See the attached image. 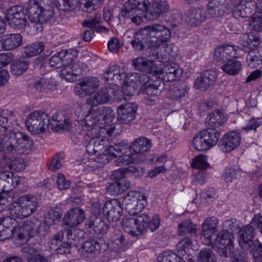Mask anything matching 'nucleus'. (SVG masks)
Wrapping results in <instances>:
<instances>
[{"label":"nucleus","mask_w":262,"mask_h":262,"mask_svg":"<svg viewBox=\"0 0 262 262\" xmlns=\"http://www.w3.org/2000/svg\"><path fill=\"white\" fill-rule=\"evenodd\" d=\"M126 74L124 70L121 69L118 65L110 67L104 73L105 81L111 85H118L121 84L122 80H123L126 84L132 86H134V84L136 85V88L138 89L139 87L142 86L143 83L149 80L148 75L137 72L133 73L124 80Z\"/></svg>","instance_id":"f257e3e1"},{"label":"nucleus","mask_w":262,"mask_h":262,"mask_svg":"<svg viewBox=\"0 0 262 262\" xmlns=\"http://www.w3.org/2000/svg\"><path fill=\"white\" fill-rule=\"evenodd\" d=\"M38 207V202L36 196L25 194L10 205L9 213L13 217L23 219L34 213Z\"/></svg>","instance_id":"f03ea898"},{"label":"nucleus","mask_w":262,"mask_h":262,"mask_svg":"<svg viewBox=\"0 0 262 262\" xmlns=\"http://www.w3.org/2000/svg\"><path fill=\"white\" fill-rule=\"evenodd\" d=\"M6 150L8 154H27L32 149L33 141L23 132L12 133L5 137Z\"/></svg>","instance_id":"7ed1b4c3"},{"label":"nucleus","mask_w":262,"mask_h":262,"mask_svg":"<svg viewBox=\"0 0 262 262\" xmlns=\"http://www.w3.org/2000/svg\"><path fill=\"white\" fill-rule=\"evenodd\" d=\"M150 5L149 0H128L122 6L120 14L126 19H130L131 22L140 25L145 19L144 15H140L139 11L144 12Z\"/></svg>","instance_id":"20e7f679"},{"label":"nucleus","mask_w":262,"mask_h":262,"mask_svg":"<svg viewBox=\"0 0 262 262\" xmlns=\"http://www.w3.org/2000/svg\"><path fill=\"white\" fill-rule=\"evenodd\" d=\"M220 136L219 129L207 128L200 132L194 137L192 146L198 151L208 150L216 144Z\"/></svg>","instance_id":"39448f33"},{"label":"nucleus","mask_w":262,"mask_h":262,"mask_svg":"<svg viewBox=\"0 0 262 262\" xmlns=\"http://www.w3.org/2000/svg\"><path fill=\"white\" fill-rule=\"evenodd\" d=\"M147 197L140 191L129 192L121 203L124 209L130 215H135L141 211L147 205Z\"/></svg>","instance_id":"423d86ee"},{"label":"nucleus","mask_w":262,"mask_h":262,"mask_svg":"<svg viewBox=\"0 0 262 262\" xmlns=\"http://www.w3.org/2000/svg\"><path fill=\"white\" fill-rule=\"evenodd\" d=\"M49 122V117L46 113L37 111L28 116L25 124L29 132L34 135H38L48 128Z\"/></svg>","instance_id":"0eeeda50"},{"label":"nucleus","mask_w":262,"mask_h":262,"mask_svg":"<svg viewBox=\"0 0 262 262\" xmlns=\"http://www.w3.org/2000/svg\"><path fill=\"white\" fill-rule=\"evenodd\" d=\"M234 235L231 232L223 230L220 232L209 245H211L218 253L224 257H229L233 251Z\"/></svg>","instance_id":"6e6552de"},{"label":"nucleus","mask_w":262,"mask_h":262,"mask_svg":"<svg viewBox=\"0 0 262 262\" xmlns=\"http://www.w3.org/2000/svg\"><path fill=\"white\" fill-rule=\"evenodd\" d=\"M146 27L150 38V43H156L165 47L170 41L171 31L164 25L154 24Z\"/></svg>","instance_id":"1a4fd4ad"},{"label":"nucleus","mask_w":262,"mask_h":262,"mask_svg":"<svg viewBox=\"0 0 262 262\" xmlns=\"http://www.w3.org/2000/svg\"><path fill=\"white\" fill-rule=\"evenodd\" d=\"M132 64L137 70L145 72L155 76L160 74L162 70L161 64H157L145 57H138L132 60Z\"/></svg>","instance_id":"9d476101"},{"label":"nucleus","mask_w":262,"mask_h":262,"mask_svg":"<svg viewBox=\"0 0 262 262\" xmlns=\"http://www.w3.org/2000/svg\"><path fill=\"white\" fill-rule=\"evenodd\" d=\"M137 108V105L133 103L119 105L117 109V120L121 124L129 123L135 119Z\"/></svg>","instance_id":"9b49d317"},{"label":"nucleus","mask_w":262,"mask_h":262,"mask_svg":"<svg viewBox=\"0 0 262 262\" xmlns=\"http://www.w3.org/2000/svg\"><path fill=\"white\" fill-rule=\"evenodd\" d=\"M237 47L222 45L218 46L214 52V59L217 62L225 63L228 61L238 58Z\"/></svg>","instance_id":"f8f14e48"},{"label":"nucleus","mask_w":262,"mask_h":262,"mask_svg":"<svg viewBox=\"0 0 262 262\" xmlns=\"http://www.w3.org/2000/svg\"><path fill=\"white\" fill-rule=\"evenodd\" d=\"M121 203L117 199L107 201L102 207V212L109 222H117L122 215Z\"/></svg>","instance_id":"ddd939ff"},{"label":"nucleus","mask_w":262,"mask_h":262,"mask_svg":"<svg viewBox=\"0 0 262 262\" xmlns=\"http://www.w3.org/2000/svg\"><path fill=\"white\" fill-rule=\"evenodd\" d=\"M138 221L140 222V226H138V233L141 234L150 230L154 232L159 228L160 224V217L159 215L156 214L152 216H149L145 213H140Z\"/></svg>","instance_id":"4468645a"},{"label":"nucleus","mask_w":262,"mask_h":262,"mask_svg":"<svg viewBox=\"0 0 262 262\" xmlns=\"http://www.w3.org/2000/svg\"><path fill=\"white\" fill-rule=\"evenodd\" d=\"M35 1H29L27 7V12L29 15H33V19L35 21L47 23L53 16L52 9L39 8V6L35 4Z\"/></svg>","instance_id":"2eb2a0df"},{"label":"nucleus","mask_w":262,"mask_h":262,"mask_svg":"<svg viewBox=\"0 0 262 262\" xmlns=\"http://www.w3.org/2000/svg\"><path fill=\"white\" fill-rule=\"evenodd\" d=\"M236 0H210L208 4V13L212 17L222 16L228 7L236 5Z\"/></svg>","instance_id":"dca6fc26"},{"label":"nucleus","mask_w":262,"mask_h":262,"mask_svg":"<svg viewBox=\"0 0 262 262\" xmlns=\"http://www.w3.org/2000/svg\"><path fill=\"white\" fill-rule=\"evenodd\" d=\"M254 226L249 224L242 227L238 233V241L243 250H248L253 243V239L256 234Z\"/></svg>","instance_id":"f3484780"},{"label":"nucleus","mask_w":262,"mask_h":262,"mask_svg":"<svg viewBox=\"0 0 262 262\" xmlns=\"http://www.w3.org/2000/svg\"><path fill=\"white\" fill-rule=\"evenodd\" d=\"M241 141V135L237 131H232L224 135L220 142L221 149L225 152L236 148Z\"/></svg>","instance_id":"a211bd4d"},{"label":"nucleus","mask_w":262,"mask_h":262,"mask_svg":"<svg viewBox=\"0 0 262 262\" xmlns=\"http://www.w3.org/2000/svg\"><path fill=\"white\" fill-rule=\"evenodd\" d=\"M17 124L16 118L13 113L8 110L0 112V132L12 130ZM4 148L3 141L0 137V152Z\"/></svg>","instance_id":"6ab92c4d"},{"label":"nucleus","mask_w":262,"mask_h":262,"mask_svg":"<svg viewBox=\"0 0 262 262\" xmlns=\"http://www.w3.org/2000/svg\"><path fill=\"white\" fill-rule=\"evenodd\" d=\"M257 5L256 3L253 0H241L235 7L233 15L236 18L250 17L254 15L253 13L257 10Z\"/></svg>","instance_id":"aec40b11"},{"label":"nucleus","mask_w":262,"mask_h":262,"mask_svg":"<svg viewBox=\"0 0 262 262\" xmlns=\"http://www.w3.org/2000/svg\"><path fill=\"white\" fill-rule=\"evenodd\" d=\"M169 9L168 3L166 1H158L152 4L150 8L145 10L144 17L147 20H155L168 12Z\"/></svg>","instance_id":"412c9836"},{"label":"nucleus","mask_w":262,"mask_h":262,"mask_svg":"<svg viewBox=\"0 0 262 262\" xmlns=\"http://www.w3.org/2000/svg\"><path fill=\"white\" fill-rule=\"evenodd\" d=\"M260 35L256 32H250L249 34H242L238 39V47L240 49L249 52L259 45Z\"/></svg>","instance_id":"4be33fe9"},{"label":"nucleus","mask_w":262,"mask_h":262,"mask_svg":"<svg viewBox=\"0 0 262 262\" xmlns=\"http://www.w3.org/2000/svg\"><path fill=\"white\" fill-rule=\"evenodd\" d=\"M85 218L84 211L78 208L70 209L64 215L62 222L64 225L75 227L81 224Z\"/></svg>","instance_id":"5701e85b"},{"label":"nucleus","mask_w":262,"mask_h":262,"mask_svg":"<svg viewBox=\"0 0 262 262\" xmlns=\"http://www.w3.org/2000/svg\"><path fill=\"white\" fill-rule=\"evenodd\" d=\"M130 43L136 51H140L148 47L150 41L146 27L135 32Z\"/></svg>","instance_id":"b1692460"},{"label":"nucleus","mask_w":262,"mask_h":262,"mask_svg":"<svg viewBox=\"0 0 262 262\" xmlns=\"http://www.w3.org/2000/svg\"><path fill=\"white\" fill-rule=\"evenodd\" d=\"M219 220L212 216L206 218L202 225V236L206 245H209L212 242V236L217 231V225Z\"/></svg>","instance_id":"393cba45"},{"label":"nucleus","mask_w":262,"mask_h":262,"mask_svg":"<svg viewBox=\"0 0 262 262\" xmlns=\"http://www.w3.org/2000/svg\"><path fill=\"white\" fill-rule=\"evenodd\" d=\"M160 64L162 67V70L160 74L155 75V77L162 79L164 81L172 82L179 78L182 73V70L175 63H168L164 66V69L163 65Z\"/></svg>","instance_id":"a878e982"},{"label":"nucleus","mask_w":262,"mask_h":262,"mask_svg":"<svg viewBox=\"0 0 262 262\" xmlns=\"http://www.w3.org/2000/svg\"><path fill=\"white\" fill-rule=\"evenodd\" d=\"M20 182V178L10 171L0 172V191H8L17 187Z\"/></svg>","instance_id":"bb28decb"},{"label":"nucleus","mask_w":262,"mask_h":262,"mask_svg":"<svg viewBox=\"0 0 262 262\" xmlns=\"http://www.w3.org/2000/svg\"><path fill=\"white\" fill-rule=\"evenodd\" d=\"M77 91L81 97H84L93 93L99 86L98 79L94 77H86L79 83Z\"/></svg>","instance_id":"cd10ccee"},{"label":"nucleus","mask_w":262,"mask_h":262,"mask_svg":"<svg viewBox=\"0 0 262 262\" xmlns=\"http://www.w3.org/2000/svg\"><path fill=\"white\" fill-rule=\"evenodd\" d=\"M164 48L165 47L156 45V43H150L147 48V57L151 61L158 60L162 62H166L169 59V55Z\"/></svg>","instance_id":"c85d7f7f"},{"label":"nucleus","mask_w":262,"mask_h":262,"mask_svg":"<svg viewBox=\"0 0 262 262\" xmlns=\"http://www.w3.org/2000/svg\"><path fill=\"white\" fill-rule=\"evenodd\" d=\"M86 228L90 229L95 234H105L108 229V225L100 216H92L85 223Z\"/></svg>","instance_id":"c756f323"},{"label":"nucleus","mask_w":262,"mask_h":262,"mask_svg":"<svg viewBox=\"0 0 262 262\" xmlns=\"http://www.w3.org/2000/svg\"><path fill=\"white\" fill-rule=\"evenodd\" d=\"M79 230L76 229H68L64 230V232L63 244L62 248H59L60 254H64L69 253L71 247L76 245L77 242L79 241V237L76 236Z\"/></svg>","instance_id":"7c9ffc66"},{"label":"nucleus","mask_w":262,"mask_h":262,"mask_svg":"<svg viewBox=\"0 0 262 262\" xmlns=\"http://www.w3.org/2000/svg\"><path fill=\"white\" fill-rule=\"evenodd\" d=\"M142 87H144L143 93L146 94L147 96L145 99L147 101H155L161 92V82L159 81H149V79Z\"/></svg>","instance_id":"2f4dec72"},{"label":"nucleus","mask_w":262,"mask_h":262,"mask_svg":"<svg viewBox=\"0 0 262 262\" xmlns=\"http://www.w3.org/2000/svg\"><path fill=\"white\" fill-rule=\"evenodd\" d=\"M108 143V141L106 138H94L86 145V150L90 155L106 151Z\"/></svg>","instance_id":"473e14b6"},{"label":"nucleus","mask_w":262,"mask_h":262,"mask_svg":"<svg viewBox=\"0 0 262 262\" xmlns=\"http://www.w3.org/2000/svg\"><path fill=\"white\" fill-rule=\"evenodd\" d=\"M101 249V243L95 239L86 240L81 246L82 252H85L86 256L90 258H94L97 256L100 253Z\"/></svg>","instance_id":"72a5a7b5"},{"label":"nucleus","mask_w":262,"mask_h":262,"mask_svg":"<svg viewBox=\"0 0 262 262\" xmlns=\"http://www.w3.org/2000/svg\"><path fill=\"white\" fill-rule=\"evenodd\" d=\"M52 120L54 122L53 130L56 132L69 129L70 125V118L66 112L59 111L54 114Z\"/></svg>","instance_id":"f704fd0d"},{"label":"nucleus","mask_w":262,"mask_h":262,"mask_svg":"<svg viewBox=\"0 0 262 262\" xmlns=\"http://www.w3.org/2000/svg\"><path fill=\"white\" fill-rule=\"evenodd\" d=\"M15 219L12 216L0 219V241L9 238L11 231L17 225Z\"/></svg>","instance_id":"c9c22d12"},{"label":"nucleus","mask_w":262,"mask_h":262,"mask_svg":"<svg viewBox=\"0 0 262 262\" xmlns=\"http://www.w3.org/2000/svg\"><path fill=\"white\" fill-rule=\"evenodd\" d=\"M22 42V36L20 34H8L2 40V48L5 50H14L21 46Z\"/></svg>","instance_id":"e433bc0d"},{"label":"nucleus","mask_w":262,"mask_h":262,"mask_svg":"<svg viewBox=\"0 0 262 262\" xmlns=\"http://www.w3.org/2000/svg\"><path fill=\"white\" fill-rule=\"evenodd\" d=\"M114 92H115L114 90L111 88H101L95 94L92 98L88 99V101L91 105L105 103L109 101L111 98V94Z\"/></svg>","instance_id":"4c0bfd02"},{"label":"nucleus","mask_w":262,"mask_h":262,"mask_svg":"<svg viewBox=\"0 0 262 262\" xmlns=\"http://www.w3.org/2000/svg\"><path fill=\"white\" fill-rule=\"evenodd\" d=\"M187 15V20L194 26L200 25L206 18L205 10L200 8L190 9L188 11Z\"/></svg>","instance_id":"58836bf2"},{"label":"nucleus","mask_w":262,"mask_h":262,"mask_svg":"<svg viewBox=\"0 0 262 262\" xmlns=\"http://www.w3.org/2000/svg\"><path fill=\"white\" fill-rule=\"evenodd\" d=\"M33 87L39 92L47 93L56 89V84L53 78L43 77L36 80Z\"/></svg>","instance_id":"ea45409f"},{"label":"nucleus","mask_w":262,"mask_h":262,"mask_svg":"<svg viewBox=\"0 0 262 262\" xmlns=\"http://www.w3.org/2000/svg\"><path fill=\"white\" fill-rule=\"evenodd\" d=\"M151 141L146 137H140L134 141L130 146V151L135 154L144 153L150 150Z\"/></svg>","instance_id":"a19ab883"},{"label":"nucleus","mask_w":262,"mask_h":262,"mask_svg":"<svg viewBox=\"0 0 262 262\" xmlns=\"http://www.w3.org/2000/svg\"><path fill=\"white\" fill-rule=\"evenodd\" d=\"M214 81V76L208 71H205L195 80L194 87L198 90L206 91L213 85Z\"/></svg>","instance_id":"79ce46f5"},{"label":"nucleus","mask_w":262,"mask_h":262,"mask_svg":"<svg viewBox=\"0 0 262 262\" xmlns=\"http://www.w3.org/2000/svg\"><path fill=\"white\" fill-rule=\"evenodd\" d=\"M32 228L27 224H23L21 226H15L10 232L9 238H12L15 240L18 239L23 242L27 236L30 234Z\"/></svg>","instance_id":"37998d69"},{"label":"nucleus","mask_w":262,"mask_h":262,"mask_svg":"<svg viewBox=\"0 0 262 262\" xmlns=\"http://www.w3.org/2000/svg\"><path fill=\"white\" fill-rule=\"evenodd\" d=\"M29 67V62L24 57L14 59L10 67L11 73L19 76L25 73Z\"/></svg>","instance_id":"c03bdc74"},{"label":"nucleus","mask_w":262,"mask_h":262,"mask_svg":"<svg viewBox=\"0 0 262 262\" xmlns=\"http://www.w3.org/2000/svg\"><path fill=\"white\" fill-rule=\"evenodd\" d=\"M207 128L217 129L224 123V116L219 111H216L208 115L206 119Z\"/></svg>","instance_id":"a18cd8bd"},{"label":"nucleus","mask_w":262,"mask_h":262,"mask_svg":"<svg viewBox=\"0 0 262 262\" xmlns=\"http://www.w3.org/2000/svg\"><path fill=\"white\" fill-rule=\"evenodd\" d=\"M242 67V64L241 62L232 59L224 63L221 67V69L228 75L235 76L239 73Z\"/></svg>","instance_id":"49530a36"},{"label":"nucleus","mask_w":262,"mask_h":262,"mask_svg":"<svg viewBox=\"0 0 262 262\" xmlns=\"http://www.w3.org/2000/svg\"><path fill=\"white\" fill-rule=\"evenodd\" d=\"M139 214L135 218L125 219L122 221V225L124 230L133 236H137L140 234L138 233V226H140V222L138 221Z\"/></svg>","instance_id":"de8ad7c7"},{"label":"nucleus","mask_w":262,"mask_h":262,"mask_svg":"<svg viewBox=\"0 0 262 262\" xmlns=\"http://www.w3.org/2000/svg\"><path fill=\"white\" fill-rule=\"evenodd\" d=\"M248 65L252 68H255L262 64V51L254 49L248 52L246 57Z\"/></svg>","instance_id":"09e8293b"},{"label":"nucleus","mask_w":262,"mask_h":262,"mask_svg":"<svg viewBox=\"0 0 262 262\" xmlns=\"http://www.w3.org/2000/svg\"><path fill=\"white\" fill-rule=\"evenodd\" d=\"M61 215L62 213L59 209L50 208L45 215L44 223L48 227L52 226L60 221Z\"/></svg>","instance_id":"8fccbe9b"},{"label":"nucleus","mask_w":262,"mask_h":262,"mask_svg":"<svg viewBox=\"0 0 262 262\" xmlns=\"http://www.w3.org/2000/svg\"><path fill=\"white\" fill-rule=\"evenodd\" d=\"M178 231L180 235H184L186 234H194L196 231L195 225L193 224L190 219H187L178 226Z\"/></svg>","instance_id":"3c124183"},{"label":"nucleus","mask_w":262,"mask_h":262,"mask_svg":"<svg viewBox=\"0 0 262 262\" xmlns=\"http://www.w3.org/2000/svg\"><path fill=\"white\" fill-rule=\"evenodd\" d=\"M45 50L44 43L35 42L25 47L24 52L28 57H32L40 54Z\"/></svg>","instance_id":"603ef678"},{"label":"nucleus","mask_w":262,"mask_h":262,"mask_svg":"<svg viewBox=\"0 0 262 262\" xmlns=\"http://www.w3.org/2000/svg\"><path fill=\"white\" fill-rule=\"evenodd\" d=\"M182 257L171 251L162 252L157 258V262H181Z\"/></svg>","instance_id":"864d4df0"},{"label":"nucleus","mask_w":262,"mask_h":262,"mask_svg":"<svg viewBox=\"0 0 262 262\" xmlns=\"http://www.w3.org/2000/svg\"><path fill=\"white\" fill-rule=\"evenodd\" d=\"M106 148L108 150V152L111 153L114 158L119 157L118 160L122 162V158L121 157V155L124 153L126 149V147L123 144L119 143L115 144L114 145H107Z\"/></svg>","instance_id":"5fc2aeb1"},{"label":"nucleus","mask_w":262,"mask_h":262,"mask_svg":"<svg viewBox=\"0 0 262 262\" xmlns=\"http://www.w3.org/2000/svg\"><path fill=\"white\" fill-rule=\"evenodd\" d=\"M192 246V241L188 237L184 238L178 242L176 246V249L178 255L181 257L183 256L187 251L191 248Z\"/></svg>","instance_id":"6e6d98bb"},{"label":"nucleus","mask_w":262,"mask_h":262,"mask_svg":"<svg viewBox=\"0 0 262 262\" xmlns=\"http://www.w3.org/2000/svg\"><path fill=\"white\" fill-rule=\"evenodd\" d=\"M198 262H216L213 252L209 248H204L197 256Z\"/></svg>","instance_id":"4d7b16f0"},{"label":"nucleus","mask_w":262,"mask_h":262,"mask_svg":"<svg viewBox=\"0 0 262 262\" xmlns=\"http://www.w3.org/2000/svg\"><path fill=\"white\" fill-rule=\"evenodd\" d=\"M78 53V51L73 49H70L67 50H61L60 51V56L62 57L64 66L68 64L71 65L73 61L77 57Z\"/></svg>","instance_id":"13d9d810"},{"label":"nucleus","mask_w":262,"mask_h":262,"mask_svg":"<svg viewBox=\"0 0 262 262\" xmlns=\"http://www.w3.org/2000/svg\"><path fill=\"white\" fill-rule=\"evenodd\" d=\"M64 232L59 231L55 234L50 240V248L54 249L58 254L59 248H62V244H63Z\"/></svg>","instance_id":"bf43d9fd"},{"label":"nucleus","mask_w":262,"mask_h":262,"mask_svg":"<svg viewBox=\"0 0 262 262\" xmlns=\"http://www.w3.org/2000/svg\"><path fill=\"white\" fill-rule=\"evenodd\" d=\"M96 114H98L100 119L106 122H112L114 119L115 113L113 110L108 107H102L96 110Z\"/></svg>","instance_id":"052dcab7"},{"label":"nucleus","mask_w":262,"mask_h":262,"mask_svg":"<svg viewBox=\"0 0 262 262\" xmlns=\"http://www.w3.org/2000/svg\"><path fill=\"white\" fill-rule=\"evenodd\" d=\"M64 157V152H59L53 156L48 165L49 169L54 171L60 168L62 165Z\"/></svg>","instance_id":"680f3d73"},{"label":"nucleus","mask_w":262,"mask_h":262,"mask_svg":"<svg viewBox=\"0 0 262 262\" xmlns=\"http://www.w3.org/2000/svg\"><path fill=\"white\" fill-rule=\"evenodd\" d=\"M92 107V106L89 103V102L87 101L86 103L82 105L77 106L74 111V114L77 117L78 119L82 120L84 119L90 112L91 111Z\"/></svg>","instance_id":"e2e57ef3"},{"label":"nucleus","mask_w":262,"mask_h":262,"mask_svg":"<svg viewBox=\"0 0 262 262\" xmlns=\"http://www.w3.org/2000/svg\"><path fill=\"white\" fill-rule=\"evenodd\" d=\"M254 262H262V244L257 239L253 241L250 247Z\"/></svg>","instance_id":"0e129e2a"},{"label":"nucleus","mask_w":262,"mask_h":262,"mask_svg":"<svg viewBox=\"0 0 262 262\" xmlns=\"http://www.w3.org/2000/svg\"><path fill=\"white\" fill-rule=\"evenodd\" d=\"M262 124L261 118H250L246 124L242 127V130L248 132L250 130H256Z\"/></svg>","instance_id":"69168bd1"},{"label":"nucleus","mask_w":262,"mask_h":262,"mask_svg":"<svg viewBox=\"0 0 262 262\" xmlns=\"http://www.w3.org/2000/svg\"><path fill=\"white\" fill-rule=\"evenodd\" d=\"M26 163L23 158L16 157L10 161L9 167L12 170L20 172L25 169Z\"/></svg>","instance_id":"338daca9"},{"label":"nucleus","mask_w":262,"mask_h":262,"mask_svg":"<svg viewBox=\"0 0 262 262\" xmlns=\"http://www.w3.org/2000/svg\"><path fill=\"white\" fill-rule=\"evenodd\" d=\"M61 71V76L69 81H75L77 79L76 75H74V71L71 65L63 66Z\"/></svg>","instance_id":"774afa93"}]
</instances>
